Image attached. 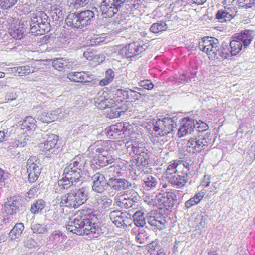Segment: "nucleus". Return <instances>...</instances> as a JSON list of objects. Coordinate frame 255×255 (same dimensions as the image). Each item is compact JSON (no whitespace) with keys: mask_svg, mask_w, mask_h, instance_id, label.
Wrapping results in <instances>:
<instances>
[{"mask_svg":"<svg viewBox=\"0 0 255 255\" xmlns=\"http://www.w3.org/2000/svg\"><path fill=\"white\" fill-rule=\"evenodd\" d=\"M86 164L84 157L75 156L66 165L62 177L58 181L59 186L61 189H67L79 182L82 183L81 175Z\"/></svg>","mask_w":255,"mask_h":255,"instance_id":"nucleus-1","label":"nucleus"},{"mask_svg":"<svg viewBox=\"0 0 255 255\" xmlns=\"http://www.w3.org/2000/svg\"><path fill=\"white\" fill-rule=\"evenodd\" d=\"M79 219H81L85 223V225L92 228L91 233L94 238H97L104 234L106 231V228L101 225L100 222H95L97 217L95 214V210L91 207H86L80 210L76 216Z\"/></svg>","mask_w":255,"mask_h":255,"instance_id":"nucleus-2","label":"nucleus"},{"mask_svg":"<svg viewBox=\"0 0 255 255\" xmlns=\"http://www.w3.org/2000/svg\"><path fill=\"white\" fill-rule=\"evenodd\" d=\"M96 8L80 12L70 13L65 19L66 24L74 28L82 29L91 24L95 18Z\"/></svg>","mask_w":255,"mask_h":255,"instance_id":"nucleus-3","label":"nucleus"},{"mask_svg":"<svg viewBox=\"0 0 255 255\" xmlns=\"http://www.w3.org/2000/svg\"><path fill=\"white\" fill-rule=\"evenodd\" d=\"M30 32L35 35H43L50 29V19L43 11L33 13L29 21Z\"/></svg>","mask_w":255,"mask_h":255,"instance_id":"nucleus-4","label":"nucleus"},{"mask_svg":"<svg viewBox=\"0 0 255 255\" xmlns=\"http://www.w3.org/2000/svg\"><path fill=\"white\" fill-rule=\"evenodd\" d=\"M87 197L88 190L86 187L76 188L62 196L61 204L66 207L75 209L85 203L87 200Z\"/></svg>","mask_w":255,"mask_h":255,"instance_id":"nucleus-5","label":"nucleus"},{"mask_svg":"<svg viewBox=\"0 0 255 255\" xmlns=\"http://www.w3.org/2000/svg\"><path fill=\"white\" fill-rule=\"evenodd\" d=\"M252 31L245 30L234 35V39L230 42L229 46L233 56L237 55L241 51L242 46H248L252 41Z\"/></svg>","mask_w":255,"mask_h":255,"instance_id":"nucleus-6","label":"nucleus"},{"mask_svg":"<svg viewBox=\"0 0 255 255\" xmlns=\"http://www.w3.org/2000/svg\"><path fill=\"white\" fill-rule=\"evenodd\" d=\"M125 0H103L99 6V11L103 18H111L121 10Z\"/></svg>","mask_w":255,"mask_h":255,"instance_id":"nucleus-7","label":"nucleus"},{"mask_svg":"<svg viewBox=\"0 0 255 255\" xmlns=\"http://www.w3.org/2000/svg\"><path fill=\"white\" fill-rule=\"evenodd\" d=\"M202 124L204 126V124L202 121H196V123L193 119L190 117L184 118L181 122V125L178 130L177 135L179 137H183L187 134H190L194 131V129L197 132L200 131L199 128L201 127V125ZM207 125L204 126V128L202 129V130H206Z\"/></svg>","mask_w":255,"mask_h":255,"instance_id":"nucleus-8","label":"nucleus"},{"mask_svg":"<svg viewBox=\"0 0 255 255\" xmlns=\"http://www.w3.org/2000/svg\"><path fill=\"white\" fill-rule=\"evenodd\" d=\"M48 241L57 251H64L71 248V240H67V236L60 230L53 231L49 236Z\"/></svg>","mask_w":255,"mask_h":255,"instance_id":"nucleus-9","label":"nucleus"},{"mask_svg":"<svg viewBox=\"0 0 255 255\" xmlns=\"http://www.w3.org/2000/svg\"><path fill=\"white\" fill-rule=\"evenodd\" d=\"M211 143L210 134L206 133L201 135L198 138H191L187 143V146L189 149L190 152H199L201 150H205Z\"/></svg>","mask_w":255,"mask_h":255,"instance_id":"nucleus-10","label":"nucleus"},{"mask_svg":"<svg viewBox=\"0 0 255 255\" xmlns=\"http://www.w3.org/2000/svg\"><path fill=\"white\" fill-rule=\"evenodd\" d=\"M146 48L147 46L141 45L138 42H133L122 47L121 46H117L115 48L123 57L129 58L138 55L145 51Z\"/></svg>","mask_w":255,"mask_h":255,"instance_id":"nucleus-11","label":"nucleus"},{"mask_svg":"<svg viewBox=\"0 0 255 255\" xmlns=\"http://www.w3.org/2000/svg\"><path fill=\"white\" fill-rule=\"evenodd\" d=\"M132 151L135 154V163L139 166H147L150 162V152L141 144H135L132 145Z\"/></svg>","mask_w":255,"mask_h":255,"instance_id":"nucleus-12","label":"nucleus"},{"mask_svg":"<svg viewBox=\"0 0 255 255\" xmlns=\"http://www.w3.org/2000/svg\"><path fill=\"white\" fill-rule=\"evenodd\" d=\"M219 45L218 40L214 37H204L201 42L199 43V49L207 53L210 58L215 59L216 54Z\"/></svg>","mask_w":255,"mask_h":255,"instance_id":"nucleus-13","label":"nucleus"},{"mask_svg":"<svg viewBox=\"0 0 255 255\" xmlns=\"http://www.w3.org/2000/svg\"><path fill=\"white\" fill-rule=\"evenodd\" d=\"M83 220L79 219L78 217L76 216L73 219L68 222L66 225V229L69 232L76 234L77 235H92L91 233L90 228L87 225L84 223Z\"/></svg>","mask_w":255,"mask_h":255,"instance_id":"nucleus-14","label":"nucleus"},{"mask_svg":"<svg viewBox=\"0 0 255 255\" xmlns=\"http://www.w3.org/2000/svg\"><path fill=\"white\" fill-rule=\"evenodd\" d=\"M176 201V195L172 192H166L156 195L153 201V205L160 208L166 209L173 207Z\"/></svg>","mask_w":255,"mask_h":255,"instance_id":"nucleus-15","label":"nucleus"},{"mask_svg":"<svg viewBox=\"0 0 255 255\" xmlns=\"http://www.w3.org/2000/svg\"><path fill=\"white\" fill-rule=\"evenodd\" d=\"M38 164V158L35 156H30L26 162L27 173L30 183L36 181L40 174L41 168Z\"/></svg>","mask_w":255,"mask_h":255,"instance_id":"nucleus-16","label":"nucleus"},{"mask_svg":"<svg viewBox=\"0 0 255 255\" xmlns=\"http://www.w3.org/2000/svg\"><path fill=\"white\" fill-rule=\"evenodd\" d=\"M189 168L186 166V167H184L181 171L168 177L167 180L168 182L173 186L177 188H181L187 182L189 177Z\"/></svg>","mask_w":255,"mask_h":255,"instance_id":"nucleus-17","label":"nucleus"},{"mask_svg":"<svg viewBox=\"0 0 255 255\" xmlns=\"http://www.w3.org/2000/svg\"><path fill=\"white\" fill-rule=\"evenodd\" d=\"M43 139L45 140L43 143V149L46 152L51 153L54 155H56L59 152V147L57 145L58 136L51 133H44L42 135Z\"/></svg>","mask_w":255,"mask_h":255,"instance_id":"nucleus-18","label":"nucleus"},{"mask_svg":"<svg viewBox=\"0 0 255 255\" xmlns=\"http://www.w3.org/2000/svg\"><path fill=\"white\" fill-rule=\"evenodd\" d=\"M23 200L19 196H13L7 199L2 207L3 212L12 215L15 214L19 209L22 207Z\"/></svg>","mask_w":255,"mask_h":255,"instance_id":"nucleus-19","label":"nucleus"},{"mask_svg":"<svg viewBox=\"0 0 255 255\" xmlns=\"http://www.w3.org/2000/svg\"><path fill=\"white\" fill-rule=\"evenodd\" d=\"M67 114L63 109L59 108L50 112L43 111L37 115V118L42 122L50 123L57 119L66 117Z\"/></svg>","mask_w":255,"mask_h":255,"instance_id":"nucleus-20","label":"nucleus"},{"mask_svg":"<svg viewBox=\"0 0 255 255\" xmlns=\"http://www.w3.org/2000/svg\"><path fill=\"white\" fill-rule=\"evenodd\" d=\"M91 180L93 182L92 186L93 191L99 193H102L106 190L108 186V180H106L103 174L97 172L91 177Z\"/></svg>","mask_w":255,"mask_h":255,"instance_id":"nucleus-21","label":"nucleus"},{"mask_svg":"<svg viewBox=\"0 0 255 255\" xmlns=\"http://www.w3.org/2000/svg\"><path fill=\"white\" fill-rule=\"evenodd\" d=\"M147 220L151 226L155 227L158 230L165 228L166 220L164 215L159 212L154 211L148 213Z\"/></svg>","mask_w":255,"mask_h":255,"instance_id":"nucleus-22","label":"nucleus"},{"mask_svg":"<svg viewBox=\"0 0 255 255\" xmlns=\"http://www.w3.org/2000/svg\"><path fill=\"white\" fill-rule=\"evenodd\" d=\"M108 93L106 92H99L94 98V104L100 109H104L111 106L115 103V100L107 97Z\"/></svg>","mask_w":255,"mask_h":255,"instance_id":"nucleus-23","label":"nucleus"},{"mask_svg":"<svg viewBox=\"0 0 255 255\" xmlns=\"http://www.w3.org/2000/svg\"><path fill=\"white\" fill-rule=\"evenodd\" d=\"M124 123H117L106 128L105 133L109 138L116 139L127 130Z\"/></svg>","mask_w":255,"mask_h":255,"instance_id":"nucleus-24","label":"nucleus"},{"mask_svg":"<svg viewBox=\"0 0 255 255\" xmlns=\"http://www.w3.org/2000/svg\"><path fill=\"white\" fill-rule=\"evenodd\" d=\"M52 66L57 70L62 71L73 68L76 64L72 59L66 58H57L52 61Z\"/></svg>","mask_w":255,"mask_h":255,"instance_id":"nucleus-25","label":"nucleus"},{"mask_svg":"<svg viewBox=\"0 0 255 255\" xmlns=\"http://www.w3.org/2000/svg\"><path fill=\"white\" fill-rule=\"evenodd\" d=\"M135 203L134 198H130L128 195H117L114 197V205L126 209L131 207Z\"/></svg>","mask_w":255,"mask_h":255,"instance_id":"nucleus-26","label":"nucleus"},{"mask_svg":"<svg viewBox=\"0 0 255 255\" xmlns=\"http://www.w3.org/2000/svg\"><path fill=\"white\" fill-rule=\"evenodd\" d=\"M131 184L127 180L112 177L108 179V186L114 190L121 191L128 188Z\"/></svg>","mask_w":255,"mask_h":255,"instance_id":"nucleus-27","label":"nucleus"},{"mask_svg":"<svg viewBox=\"0 0 255 255\" xmlns=\"http://www.w3.org/2000/svg\"><path fill=\"white\" fill-rule=\"evenodd\" d=\"M109 217L117 227L127 226L126 221L128 218L125 213L118 210H114L110 213Z\"/></svg>","mask_w":255,"mask_h":255,"instance_id":"nucleus-28","label":"nucleus"},{"mask_svg":"<svg viewBox=\"0 0 255 255\" xmlns=\"http://www.w3.org/2000/svg\"><path fill=\"white\" fill-rule=\"evenodd\" d=\"M88 72H74L67 74V78L74 82H89L93 79L92 75Z\"/></svg>","mask_w":255,"mask_h":255,"instance_id":"nucleus-29","label":"nucleus"},{"mask_svg":"<svg viewBox=\"0 0 255 255\" xmlns=\"http://www.w3.org/2000/svg\"><path fill=\"white\" fill-rule=\"evenodd\" d=\"M9 33L13 38L21 40L25 35V29L24 27L20 24V22L13 24L9 29Z\"/></svg>","mask_w":255,"mask_h":255,"instance_id":"nucleus-30","label":"nucleus"},{"mask_svg":"<svg viewBox=\"0 0 255 255\" xmlns=\"http://www.w3.org/2000/svg\"><path fill=\"white\" fill-rule=\"evenodd\" d=\"M184 167H186V166L180 160H174L170 162L166 170L167 179L182 170Z\"/></svg>","mask_w":255,"mask_h":255,"instance_id":"nucleus-31","label":"nucleus"},{"mask_svg":"<svg viewBox=\"0 0 255 255\" xmlns=\"http://www.w3.org/2000/svg\"><path fill=\"white\" fill-rule=\"evenodd\" d=\"M114 161V159L112 158V156L110 155L107 151L105 154L98 156V157H97L95 160H94L91 166L94 165V162H95V164L96 165L98 166L99 167H103L109 164L112 163Z\"/></svg>","mask_w":255,"mask_h":255,"instance_id":"nucleus-32","label":"nucleus"},{"mask_svg":"<svg viewBox=\"0 0 255 255\" xmlns=\"http://www.w3.org/2000/svg\"><path fill=\"white\" fill-rule=\"evenodd\" d=\"M216 56H217V57H216L217 59L220 56L224 59L230 58L233 56L231 53L229 45L228 43L223 42L220 47H218Z\"/></svg>","mask_w":255,"mask_h":255,"instance_id":"nucleus-33","label":"nucleus"},{"mask_svg":"<svg viewBox=\"0 0 255 255\" xmlns=\"http://www.w3.org/2000/svg\"><path fill=\"white\" fill-rule=\"evenodd\" d=\"M36 121L31 116H28L20 125V128L25 131H34L36 128Z\"/></svg>","mask_w":255,"mask_h":255,"instance_id":"nucleus-34","label":"nucleus"},{"mask_svg":"<svg viewBox=\"0 0 255 255\" xmlns=\"http://www.w3.org/2000/svg\"><path fill=\"white\" fill-rule=\"evenodd\" d=\"M142 89L137 87H134L133 89L127 88V99L130 102H135L141 98V91Z\"/></svg>","mask_w":255,"mask_h":255,"instance_id":"nucleus-35","label":"nucleus"},{"mask_svg":"<svg viewBox=\"0 0 255 255\" xmlns=\"http://www.w3.org/2000/svg\"><path fill=\"white\" fill-rule=\"evenodd\" d=\"M162 119H158L153 123V132L156 136H164L166 135V129H164Z\"/></svg>","mask_w":255,"mask_h":255,"instance_id":"nucleus-36","label":"nucleus"},{"mask_svg":"<svg viewBox=\"0 0 255 255\" xmlns=\"http://www.w3.org/2000/svg\"><path fill=\"white\" fill-rule=\"evenodd\" d=\"M24 229V224L22 223H16L9 233L11 240L18 239Z\"/></svg>","mask_w":255,"mask_h":255,"instance_id":"nucleus-37","label":"nucleus"},{"mask_svg":"<svg viewBox=\"0 0 255 255\" xmlns=\"http://www.w3.org/2000/svg\"><path fill=\"white\" fill-rule=\"evenodd\" d=\"M162 121L164 123L163 126L164 129L166 130V135L175 131L177 124L172 118L165 117L162 119Z\"/></svg>","mask_w":255,"mask_h":255,"instance_id":"nucleus-38","label":"nucleus"},{"mask_svg":"<svg viewBox=\"0 0 255 255\" xmlns=\"http://www.w3.org/2000/svg\"><path fill=\"white\" fill-rule=\"evenodd\" d=\"M88 150L91 151L94 157L96 158L98 156L105 154L107 150L102 145H99V141L95 142L93 145L90 146Z\"/></svg>","mask_w":255,"mask_h":255,"instance_id":"nucleus-39","label":"nucleus"},{"mask_svg":"<svg viewBox=\"0 0 255 255\" xmlns=\"http://www.w3.org/2000/svg\"><path fill=\"white\" fill-rule=\"evenodd\" d=\"M65 12L61 7L54 6L51 11L52 18L54 21L60 22L63 20Z\"/></svg>","mask_w":255,"mask_h":255,"instance_id":"nucleus-40","label":"nucleus"},{"mask_svg":"<svg viewBox=\"0 0 255 255\" xmlns=\"http://www.w3.org/2000/svg\"><path fill=\"white\" fill-rule=\"evenodd\" d=\"M134 224L138 227H142L146 224L144 214L140 210L136 211L133 216Z\"/></svg>","mask_w":255,"mask_h":255,"instance_id":"nucleus-41","label":"nucleus"},{"mask_svg":"<svg viewBox=\"0 0 255 255\" xmlns=\"http://www.w3.org/2000/svg\"><path fill=\"white\" fill-rule=\"evenodd\" d=\"M28 140V137L27 136H24V138L21 137L19 139H14L11 141L9 143V150H10L12 149L18 148V147H25Z\"/></svg>","mask_w":255,"mask_h":255,"instance_id":"nucleus-42","label":"nucleus"},{"mask_svg":"<svg viewBox=\"0 0 255 255\" xmlns=\"http://www.w3.org/2000/svg\"><path fill=\"white\" fill-rule=\"evenodd\" d=\"M45 206V202L42 199L37 200L31 206L30 211L33 214L40 213Z\"/></svg>","mask_w":255,"mask_h":255,"instance_id":"nucleus-43","label":"nucleus"},{"mask_svg":"<svg viewBox=\"0 0 255 255\" xmlns=\"http://www.w3.org/2000/svg\"><path fill=\"white\" fill-rule=\"evenodd\" d=\"M167 26L165 22L160 21L153 23L150 28V31L153 33H159L166 30Z\"/></svg>","mask_w":255,"mask_h":255,"instance_id":"nucleus-44","label":"nucleus"},{"mask_svg":"<svg viewBox=\"0 0 255 255\" xmlns=\"http://www.w3.org/2000/svg\"><path fill=\"white\" fill-rule=\"evenodd\" d=\"M30 228L35 234H43L48 232L47 226L44 224L32 223Z\"/></svg>","mask_w":255,"mask_h":255,"instance_id":"nucleus-45","label":"nucleus"},{"mask_svg":"<svg viewBox=\"0 0 255 255\" xmlns=\"http://www.w3.org/2000/svg\"><path fill=\"white\" fill-rule=\"evenodd\" d=\"M112 200L107 196H102L98 199V203L103 210H107L112 205Z\"/></svg>","mask_w":255,"mask_h":255,"instance_id":"nucleus-46","label":"nucleus"},{"mask_svg":"<svg viewBox=\"0 0 255 255\" xmlns=\"http://www.w3.org/2000/svg\"><path fill=\"white\" fill-rule=\"evenodd\" d=\"M113 93L114 99L119 98V99L115 100L116 102H118V101L122 102L127 99V88L125 89H117L114 91Z\"/></svg>","mask_w":255,"mask_h":255,"instance_id":"nucleus-47","label":"nucleus"},{"mask_svg":"<svg viewBox=\"0 0 255 255\" xmlns=\"http://www.w3.org/2000/svg\"><path fill=\"white\" fill-rule=\"evenodd\" d=\"M125 2L127 10L131 11L139 8L141 3V0H125Z\"/></svg>","mask_w":255,"mask_h":255,"instance_id":"nucleus-48","label":"nucleus"},{"mask_svg":"<svg viewBox=\"0 0 255 255\" xmlns=\"http://www.w3.org/2000/svg\"><path fill=\"white\" fill-rule=\"evenodd\" d=\"M234 16V15L230 14L227 11L220 10L217 12L216 14V18L220 22H223L229 20L231 17H233Z\"/></svg>","mask_w":255,"mask_h":255,"instance_id":"nucleus-49","label":"nucleus"},{"mask_svg":"<svg viewBox=\"0 0 255 255\" xmlns=\"http://www.w3.org/2000/svg\"><path fill=\"white\" fill-rule=\"evenodd\" d=\"M90 0H68L70 6L75 9L84 7L88 4Z\"/></svg>","mask_w":255,"mask_h":255,"instance_id":"nucleus-50","label":"nucleus"},{"mask_svg":"<svg viewBox=\"0 0 255 255\" xmlns=\"http://www.w3.org/2000/svg\"><path fill=\"white\" fill-rule=\"evenodd\" d=\"M107 172L109 178H111L112 177L118 178L121 176V169L113 166H110L107 168Z\"/></svg>","mask_w":255,"mask_h":255,"instance_id":"nucleus-51","label":"nucleus"},{"mask_svg":"<svg viewBox=\"0 0 255 255\" xmlns=\"http://www.w3.org/2000/svg\"><path fill=\"white\" fill-rule=\"evenodd\" d=\"M145 186L147 188H155L158 184V181L156 177L152 175H148L144 179Z\"/></svg>","mask_w":255,"mask_h":255,"instance_id":"nucleus-52","label":"nucleus"},{"mask_svg":"<svg viewBox=\"0 0 255 255\" xmlns=\"http://www.w3.org/2000/svg\"><path fill=\"white\" fill-rule=\"evenodd\" d=\"M117 108V103L115 101V103L108 108H109V109L107 111V116L110 119L120 117L118 110Z\"/></svg>","mask_w":255,"mask_h":255,"instance_id":"nucleus-53","label":"nucleus"},{"mask_svg":"<svg viewBox=\"0 0 255 255\" xmlns=\"http://www.w3.org/2000/svg\"><path fill=\"white\" fill-rule=\"evenodd\" d=\"M17 0H0V5L4 9H9L17 2Z\"/></svg>","mask_w":255,"mask_h":255,"instance_id":"nucleus-54","label":"nucleus"},{"mask_svg":"<svg viewBox=\"0 0 255 255\" xmlns=\"http://www.w3.org/2000/svg\"><path fill=\"white\" fill-rule=\"evenodd\" d=\"M19 74L27 75L33 72V70L31 69L29 65H25L22 66L18 67L16 68V71Z\"/></svg>","mask_w":255,"mask_h":255,"instance_id":"nucleus-55","label":"nucleus"},{"mask_svg":"<svg viewBox=\"0 0 255 255\" xmlns=\"http://www.w3.org/2000/svg\"><path fill=\"white\" fill-rule=\"evenodd\" d=\"M147 236L145 232L142 230L136 237V240L138 243L144 244L147 243Z\"/></svg>","mask_w":255,"mask_h":255,"instance_id":"nucleus-56","label":"nucleus"},{"mask_svg":"<svg viewBox=\"0 0 255 255\" xmlns=\"http://www.w3.org/2000/svg\"><path fill=\"white\" fill-rule=\"evenodd\" d=\"M138 83L140 87L147 90H151L154 87L153 83L149 80H142Z\"/></svg>","mask_w":255,"mask_h":255,"instance_id":"nucleus-57","label":"nucleus"},{"mask_svg":"<svg viewBox=\"0 0 255 255\" xmlns=\"http://www.w3.org/2000/svg\"><path fill=\"white\" fill-rule=\"evenodd\" d=\"M206 191L207 190L206 189H203L197 193L193 197L191 198V199L198 204L205 196Z\"/></svg>","mask_w":255,"mask_h":255,"instance_id":"nucleus-58","label":"nucleus"},{"mask_svg":"<svg viewBox=\"0 0 255 255\" xmlns=\"http://www.w3.org/2000/svg\"><path fill=\"white\" fill-rule=\"evenodd\" d=\"M25 246L32 249L38 246L37 242L31 237H28L24 241Z\"/></svg>","mask_w":255,"mask_h":255,"instance_id":"nucleus-59","label":"nucleus"},{"mask_svg":"<svg viewBox=\"0 0 255 255\" xmlns=\"http://www.w3.org/2000/svg\"><path fill=\"white\" fill-rule=\"evenodd\" d=\"M208 219V217L207 215L204 214L201 215L200 221L197 225L199 228H204L206 227L207 224Z\"/></svg>","mask_w":255,"mask_h":255,"instance_id":"nucleus-60","label":"nucleus"},{"mask_svg":"<svg viewBox=\"0 0 255 255\" xmlns=\"http://www.w3.org/2000/svg\"><path fill=\"white\" fill-rule=\"evenodd\" d=\"M8 177L7 173H6L3 170L0 168V185L4 184V181Z\"/></svg>","mask_w":255,"mask_h":255,"instance_id":"nucleus-61","label":"nucleus"},{"mask_svg":"<svg viewBox=\"0 0 255 255\" xmlns=\"http://www.w3.org/2000/svg\"><path fill=\"white\" fill-rule=\"evenodd\" d=\"M117 103V109L118 110L119 115H121L122 113H124L128 110V106L127 104H123V105H118L119 102Z\"/></svg>","mask_w":255,"mask_h":255,"instance_id":"nucleus-62","label":"nucleus"},{"mask_svg":"<svg viewBox=\"0 0 255 255\" xmlns=\"http://www.w3.org/2000/svg\"><path fill=\"white\" fill-rule=\"evenodd\" d=\"M114 76V72L111 69H108L105 72V77L110 81L113 80Z\"/></svg>","mask_w":255,"mask_h":255,"instance_id":"nucleus-63","label":"nucleus"},{"mask_svg":"<svg viewBox=\"0 0 255 255\" xmlns=\"http://www.w3.org/2000/svg\"><path fill=\"white\" fill-rule=\"evenodd\" d=\"M16 158L19 161H24L26 159V152L22 151V152H18L15 155Z\"/></svg>","mask_w":255,"mask_h":255,"instance_id":"nucleus-64","label":"nucleus"}]
</instances>
